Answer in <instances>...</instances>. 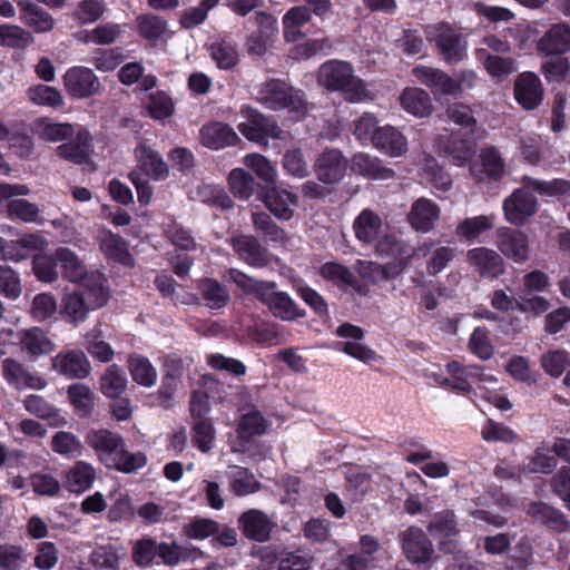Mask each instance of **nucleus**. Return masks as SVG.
I'll list each match as a JSON object with an SVG mask.
<instances>
[{"instance_id":"f257e3e1","label":"nucleus","mask_w":570,"mask_h":570,"mask_svg":"<svg viewBox=\"0 0 570 570\" xmlns=\"http://www.w3.org/2000/svg\"><path fill=\"white\" fill-rule=\"evenodd\" d=\"M81 262L73 254V325L82 322L88 311L105 306L110 298V287L104 273L99 271L87 272L80 275Z\"/></svg>"},{"instance_id":"f03ea898","label":"nucleus","mask_w":570,"mask_h":570,"mask_svg":"<svg viewBox=\"0 0 570 570\" xmlns=\"http://www.w3.org/2000/svg\"><path fill=\"white\" fill-rule=\"evenodd\" d=\"M317 82L330 92H342L348 102H362L370 98L365 81L354 75L348 61L331 59L323 62L317 72Z\"/></svg>"},{"instance_id":"7ed1b4c3","label":"nucleus","mask_w":570,"mask_h":570,"mask_svg":"<svg viewBox=\"0 0 570 570\" xmlns=\"http://www.w3.org/2000/svg\"><path fill=\"white\" fill-rule=\"evenodd\" d=\"M261 102L274 111L287 110L295 121L303 120L309 110V104L302 89L294 88L286 81L272 78L259 90Z\"/></svg>"},{"instance_id":"20e7f679","label":"nucleus","mask_w":570,"mask_h":570,"mask_svg":"<svg viewBox=\"0 0 570 570\" xmlns=\"http://www.w3.org/2000/svg\"><path fill=\"white\" fill-rule=\"evenodd\" d=\"M428 39L434 43L438 55L448 65H456L468 57L465 36L446 22L435 26L434 33Z\"/></svg>"},{"instance_id":"39448f33","label":"nucleus","mask_w":570,"mask_h":570,"mask_svg":"<svg viewBox=\"0 0 570 570\" xmlns=\"http://www.w3.org/2000/svg\"><path fill=\"white\" fill-rule=\"evenodd\" d=\"M435 148L440 156L449 158L455 166H465L471 163L476 153L474 139L460 130L439 135L435 139Z\"/></svg>"},{"instance_id":"423d86ee","label":"nucleus","mask_w":570,"mask_h":570,"mask_svg":"<svg viewBox=\"0 0 570 570\" xmlns=\"http://www.w3.org/2000/svg\"><path fill=\"white\" fill-rule=\"evenodd\" d=\"M503 202V212L505 219L513 225H523L530 217L537 214L539 202L530 187L521 184Z\"/></svg>"},{"instance_id":"0eeeda50","label":"nucleus","mask_w":570,"mask_h":570,"mask_svg":"<svg viewBox=\"0 0 570 570\" xmlns=\"http://www.w3.org/2000/svg\"><path fill=\"white\" fill-rule=\"evenodd\" d=\"M466 262L484 279H498L507 272V264L503 257L494 249L488 247L482 246L469 249Z\"/></svg>"},{"instance_id":"6e6552de","label":"nucleus","mask_w":570,"mask_h":570,"mask_svg":"<svg viewBox=\"0 0 570 570\" xmlns=\"http://www.w3.org/2000/svg\"><path fill=\"white\" fill-rule=\"evenodd\" d=\"M495 245L503 256L515 264H523L529 259V237L520 229L500 227L495 233Z\"/></svg>"},{"instance_id":"1a4fd4ad","label":"nucleus","mask_w":570,"mask_h":570,"mask_svg":"<svg viewBox=\"0 0 570 570\" xmlns=\"http://www.w3.org/2000/svg\"><path fill=\"white\" fill-rule=\"evenodd\" d=\"M257 197L265 207L278 219L289 220L294 215L292 206H296L298 198L295 194L278 186H264L257 188Z\"/></svg>"},{"instance_id":"9d476101","label":"nucleus","mask_w":570,"mask_h":570,"mask_svg":"<svg viewBox=\"0 0 570 570\" xmlns=\"http://www.w3.org/2000/svg\"><path fill=\"white\" fill-rule=\"evenodd\" d=\"M348 161L338 149H325L315 160L314 171L317 179L326 185L340 183L346 174Z\"/></svg>"},{"instance_id":"9b49d317","label":"nucleus","mask_w":570,"mask_h":570,"mask_svg":"<svg viewBox=\"0 0 570 570\" xmlns=\"http://www.w3.org/2000/svg\"><path fill=\"white\" fill-rule=\"evenodd\" d=\"M71 262V252L68 248H59L55 254L41 253L32 258V272L38 281L52 283L58 278V266L65 269L63 276L68 278V264Z\"/></svg>"},{"instance_id":"f8f14e48","label":"nucleus","mask_w":570,"mask_h":570,"mask_svg":"<svg viewBox=\"0 0 570 570\" xmlns=\"http://www.w3.org/2000/svg\"><path fill=\"white\" fill-rule=\"evenodd\" d=\"M261 303L266 305L271 313L284 322H293L305 318L307 313L288 293L269 288L261 297Z\"/></svg>"},{"instance_id":"ddd939ff","label":"nucleus","mask_w":570,"mask_h":570,"mask_svg":"<svg viewBox=\"0 0 570 570\" xmlns=\"http://www.w3.org/2000/svg\"><path fill=\"white\" fill-rule=\"evenodd\" d=\"M239 132L249 141L266 144L268 138L279 139L283 130L275 120L258 111L249 115L248 119L237 126Z\"/></svg>"},{"instance_id":"4468645a","label":"nucleus","mask_w":570,"mask_h":570,"mask_svg":"<svg viewBox=\"0 0 570 570\" xmlns=\"http://www.w3.org/2000/svg\"><path fill=\"white\" fill-rule=\"evenodd\" d=\"M401 541L403 552L411 563H426L432 559L434 554L432 541L420 528H409L402 533Z\"/></svg>"},{"instance_id":"2eb2a0df","label":"nucleus","mask_w":570,"mask_h":570,"mask_svg":"<svg viewBox=\"0 0 570 570\" xmlns=\"http://www.w3.org/2000/svg\"><path fill=\"white\" fill-rule=\"evenodd\" d=\"M87 443L97 452L100 461L108 469L126 445L121 435L107 429L89 432Z\"/></svg>"},{"instance_id":"dca6fc26","label":"nucleus","mask_w":570,"mask_h":570,"mask_svg":"<svg viewBox=\"0 0 570 570\" xmlns=\"http://www.w3.org/2000/svg\"><path fill=\"white\" fill-rule=\"evenodd\" d=\"M412 73L417 81L429 87L435 94L456 95L461 92V82L441 69L416 66L413 68Z\"/></svg>"},{"instance_id":"f3484780","label":"nucleus","mask_w":570,"mask_h":570,"mask_svg":"<svg viewBox=\"0 0 570 570\" xmlns=\"http://www.w3.org/2000/svg\"><path fill=\"white\" fill-rule=\"evenodd\" d=\"M514 98L527 110L535 109L543 100V87L533 72L520 73L514 82Z\"/></svg>"},{"instance_id":"a211bd4d","label":"nucleus","mask_w":570,"mask_h":570,"mask_svg":"<svg viewBox=\"0 0 570 570\" xmlns=\"http://www.w3.org/2000/svg\"><path fill=\"white\" fill-rule=\"evenodd\" d=\"M537 50L543 56H562L570 51V24L553 23L537 43Z\"/></svg>"},{"instance_id":"6ab92c4d","label":"nucleus","mask_w":570,"mask_h":570,"mask_svg":"<svg viewBox=\"0 0 570 570\" xmlns=\"http://www.w3.org/2000/svg\"><path fill=\"white\" fill-rule=\"evenodd\" d=\"M238 525L243 534L256 542H266L271 539L274 523L261 510L250 509L238 518Z\"/></svg>"},{"instance_id":"aec40b11","label":"nucleus","mask_w":570,"mask_h":570,"mask_svg":"<svg viewBox=\"0 0 570 570\" xmlns=\"http://www.w3.org/2000/svg\"><path fill=\"white\" fill-rule=\"evenodd\" d=\"M199 140L204 147L219 150L228 146H235L240 141L236 131L225 122L210 121L199 130Z\"/></svg>"},{"instance_id":"412c9836","label":"nucleus","mask_w":570,"mask_h":570,"mask_svg":"<svg viewBox=\"0 0 570 570\" xmlns=\"http://www.w3.org/2000/svg\"><path fill=\"white\" fill-rule=\"evenodd\" d=\"M2 374L7 382L16 386V389L42 390L47 386V382L43 377L31 373L12 357L2 361Z\"/></svg>"},{"instance_id":"4be33fe9","label":"nucleus","mask_w":570,"mask_h":570,"mask_svg":"<svg viewBox=\"0 0 570 570\" xmlns=\"http://www.w3.org/2000/svg\"><path fill=\"white\" fill-rule=\"evenodd\" d=\"M232 246L239 258L252 267L262 268L269 264L267 248L254 236H235L232 239Z\"/></svg>"},{"instance_id":"5701e85b","label":"nucleus","mask_w":570,"mask_h":570,"mask_svg":"<svg viewBox=\"0 0 570 570\" xmlns=\"http://www.w3.org/2000/svg\"><path fill=\"white\" fill-rule=\"evenodd\" d=\"M439 217V206L433 200L422 197L412 204L407 222L415 232L425 234L434 228Z\"/></svg>"},{"instance_id":"b1692460","label":"nucleus","mask_w":570,"mask_h":570,"mask_svg":"<svg viewBox=\"0 0 570 570\" xmlns=\"http://www.w3.org/2000/svg\"><path fill=\"white\" fill-rule=\"evenodd\" d=\"M527 513L534 522H538L554 532L562 533L569 529V521L564 513L546 502H531L528 507Z\"/></svg>"},{"instance_id":"393cba45","label":"nucleus","mask_w":570,"mask_h":570,"mask_svg":"<svg viewBox=\"0 0 570 570\" xmlns=\"http://www.w3.org/2000/svg\"><path fill=\"white\" fill-rule=\"evenodd\" d=\"M372 145L390 157H400L407 151L406 137L391 125L380 127Z\"/></svg>"},{"instance_id":"a878e982","label":"nucleus","mask_w":570,"mask_h":570,"mask_svg":"<svg viewBox=\"0 0 570 570\" xmlns=\"http://www.w3.org/2000/svg\"><path fill=\"white\" fill-rule=\"evenodd\" d=\"M351 168L355 174L371 180H387L395 176L394 170L385 166L381 159L365 153L353 156Z\"/></svg>"},{"instance_id":"bb28decb","label":"nucleus","mask_w":570,"mask_h":570,"mask_svg":"<svg viewBox=\"0 0 570 570\" xmlns=\"http://www.w3.org/2000/svg\"><path fill=\"white\" fill-rule=\"evenodd\" d=\"M135 156L139 168L154 180L166 179L169 175V168L164 161L161 155L146 144H139L135 148Z\"/></svg>"},{"instance_id":"cd10ccee","label":"nucleus","mask_w":570,"mask_h":570,"mask_svg":"<svg viewBox=\"0 0 570 570\" xmlns=\"http://www.w3.org/2000/svg\"><path fill=\"white\" fill-rule=\"evenodd\" d=\"M48 242L40 233L24 234L12 240L4 253V258L19 262L26 259L31 252H42L47 248Z\"/></svg>"},{"instance_id":"c85d7f7f","label":"nucleus","mask_w":570,"mask_h":570,"mask_svg":"<svg viewBox=\"0 0 570 570\" xmlns=\"http://www.w3.org/2000/svg\"><path fill=\"white\" fill-rule=\"evenodd\" d=\"M318 275L326 282L332 283L338 288H360V282L354 273L344 264L331 261L325 262L318 268Z\"/></svg>"},{"instance_id":"c756f323","label":"nucleus","mask_w":570,"mask_h":570,"mask_svg":"<svg viewBox=\"0 0 570 570\" xmlns=\"http://www.w3.org/2000/svg\"><path fill=\"white\" fill-rule=\"evenodd\" d=\"M197 289L202 298L210 309H222L230 302L228 288L213 277H203L198 281Z\"/></svg>"},{"instance_id":"7c9ffc66","label":"nucleus","mask_w":570,"mask_h":570,"mask_svg":"<svg viewBox=\"0 0 570 570\" xmlns=\"http://www.w3.org/2000/svg\"><path fill=\"white\" fill-rule=\"evenodd\" d=\"M19 341L21 350L35 357L49 354L55 350V344L47 333L37 326L21 331Z\"/></svg>"},{"instance_id":"2f4dec72","label":"nucleus","mask_w":570,"mask_h":570,"mask_svg":"<svg viewBox=\"0 0 570 570\" xmlns=\"http://www.w3.org/2000/svg\"><path fill=\"white\" fill-rule=\"evenodd\" d=\"M100 249L105 256L125 267H134L135 259L130 254L126 240L118 234L108 232L100 243Z\"/></svg>"},{"instance_id":"473e14b6","label":"nucleus","mask_w":570,"mask_h":570,"mask_svg":"<svg viewBox=\"0 0 570 570\" xmlns=\"http://www.w3.org/2000/svg\"><path fill=\"white\" fill-rule=\"evenodd\" d=\"M382 228V218L372 209H363L353 222L355 237L363 244L373 243Z\"/></svg>"},{"instance_id":"72a5a7b5","label":"nucleus","mask_w":570,"mask_h":570,"mask_svg":"<svg viewBox=\"0 0 570 570\" xmlns=\"http://www.w3.org/2000/svg\"><path fill=\"white\" fill-rule=\"evenodd\" d=\"M400 102L406 112L415 117H428L433 110L429 92L416 87L404 89L400 97Z\"/></svg>"},{"instance_id":"f704fd0d","label":"nucleus","mask_w":570,"mask_h":570,"mask_svg":"<svg viewBox=\"0 0 570 570\" xmlns=\"http://www.w3.org/2000/svg\"><path fill=\"white\" fill-rule=\"evenodd\" d=\"M128 371L134 382L145 387H151L157 381V371L149 358L139 353L128 356Z\"/></svg>"},{"instance_id":"c9c22d12","label":"nucleus","mask_w":570,"mask_h":570,"mask_svg":"<svg viewBox=\"0 0 570 570\" xmlns=\"http://www.w3.org/2000/svg\"><path fill=\"white\" fill-rule=\"evenodd\" d=\"M269 426L268 421L258 410L249 411L240 416L236 432L244 442H250L255 436H262Z\"/></svg>"},{"instance_id":"e433bc0d","label":"nucleus","mask_w":570,"mask_h":570,"mask_svg":"<svg viewBox=\"0 0 570 570\" xmlns=\"http://www.w3.org/2000/svg\"><path fill=\"white\" fill-rule=\"evenodd\" d=\"M521 184L530 187L532 193H537L542 197H559L570 195V181L563 178H554L551 180H541L529 175L521 177Z\"/></svg>"},{"instance_id":"4c0bfd02","label":"nucleus","mask_w":570,"mask_h":570,"mask_svg":"<svg viewBox=\"0 0 570 570\" xmlns=\"http://www.w3.org/2000/svg\"><path fill=\"white\" fill-rule=\"evenodd\" d=\"M18 4L21 8V20L36 32H47L53 28L51 16L39 6L29 0H20Z\"/></svg>"},{"instance_id":"58836bf2","label":"nucleus","mask_w":570,"mask_h":570,"mask_svg":"<svg viewBox=\"0 0 570 570\" xmlns=\"http://www.w3.org/2000/svg\"><path fill=\"white\" fill-rule=\"evenodd\" d=\"M312 19L309 7L296 6L291 8L283 16L284 38L286 41H296L303 36L301 27L308 23Z\"/></svg>"},{"instance_id":"ea45409f","label":"nucleus","mask_w":570,"mask_h":570,"mask_svg":"<svg viewBox=\"0 0 570 570\" xmlns=\"http://www.w3.org/2000/svg\"><path fill=\"white\" fill-rule=\"evenodd\" d=\"M482 173L492 181H500L505 174V163L495 146H485L479 154Z\"/></svg>"},{"instance_id":"a19ab883","label":"nucleus","mask_w":570,"mask_h":570,"mask_svg":"<svg viewBox=\"0 0 570 570\" xmlns=\"http://www.w3.org/2000/svg\"><path fill=\"white\" fill-rule=\"evenodd\" d=\"M127 377L117 364L109 365L100 377V391L108 399H118L127 387Z\"/></svg>"},{"instance_id":"79ce46f5","label":"nucleus","mask_w":570,"mask_h":570,"mask_svg":"<svg viewBox=\"0 0 570 570\" xmlns=\"http://www.w3.org/2000/svg\"><path fill=\"white\" fill-rule=\"evenodd\" d=\"M92 136L88 129L80 127L73 137V164L83 165L86 170H96V165L91 159Z\"/></svg>"},{"instance_id":"37998d69","label":"nucleus","mask_w":570,"mask_h":570,"mask_svg":"<svg viewBox=\"0 0 570 570\" xmlns=\"http://www.w3.org/2000/svg\"><path fill=\"white\" fill-rule=\"evenodd\" d=\"M293 288L296 295L312 309L320 318L330 315L328 304L323 295L307 285L303 279L294 283Z\"/></svg>"},{"instance_id":"c03bdc74","label":"nucleus","mask_w":570,"mask_h":570,"mask_svg":"<svg viewBox=\"0 0 570 570\" xmlns=\"http://www.w3.org/2000/svg\"><path fill=\"white\" fill-rule=\"evenodd\" d=\"M228 276L240 289L246 294L254 295L259 302L267 289L276 288L277 286L273 281H258L236 268H230Z\"/></svg>"},{"instance_id":"a18cd8bd","label":"nucleus","mask_w":570,"mask_h":570,"mask_svg":"<svg viewBox=\"0 0 570 570\" xmlns=\"http://www.w3.org/2000/svg\"><path fill=\"white\" fill-rule=\"evenodd\" d=\"M491 216L480 215L460 222L455 227V235L466 242H474L481 234L493 228Z\"/></svg>"},{"instance_id":"49530a36","label":"nucleus","mask_w":570,"mask_h":570,"mask_svg":"<svg viewBox=\"0 0 570 570\" xmlns=\"http://www.w3.org/2000/svg\"><path fill=\"white\" fill-rule=\"evenodd\" d=\"M228 185L234 196L240 199H248L257 187L254 176L244 168H234L229 173Z\"/></svg>"},{"instance_id":"de8ad7c7","label":"nucleus","mask_w":570,"mask_h":570,"mask_svg":"<svg viewBox=\"0 0 570 570\" xmlns=\"http://www.w3.org/2000/svg\"><path fill=\"white\" fill-rule=\"evenodd\" d=\"M121 33V27L117 23H104L96 27L92 31H80L73 35L78 40L96 45H111Z\"/></svg>"},{"instance_id":"09e8293b","label":"nucleus","mask_w":570,"mask_h":570,"mask_svg":"<svg viewBox=\"0 0 570 570\" xmlns=\"http://www.w3.org/2000/svg\"><path fill=\"white\" fill-rule=\"evenodd\" d=\"M26 96L28 100L37 106L58 108L63 105V97L56 88L47 85L30 86Z\"/></svg>"},{"instance_id":"8fccbe9b","label":"nucleus","mask_w":570,"mask_h":570,"mask_svg":"<svg viewBox=\"0 0 570 570\" xmlns=\"http://www.w3.org/2000/svg\"><path fill=\"white\" fill-rule=\"evenodd\" d=\"M252 222L255 230L267 242L279 243L286 237L285 230L265 212L253 213Z\"/></svg>"},{"instance_id":"3c124183","label":"nucleus","mask_w":570,"mask_h":570,"mask_svg":"<svg viewBox=\"0 0 570 570\" xmlns=\"http://www.w3.org/2000/svg\"><path fill=\"white\" fill-rule=\"evenodd\" d=\"M99 87L100 82L91 69L73 67V97H90Z\"/></svg>"},{"instance_id":"603ef678","label":"nucleus","mask_w":570,"mask_h":570,"mask_svg":"<svg viewBox=\"0 0 570 570\" xmlns=\"http://www.w3.org/2000/svg\"><path fill=\"white\" fill-rule=\"evenodd\" d=\"M146 109L153 119L164 120L174 115L175 104L166 91L158 90L148 96Z\"/></svg>"},{"instance_id":"864d4df0","label":"nucleus","mask_w":570,"mask_h":570,"mask_svg":"<svg viewBox=\"0 0 570 570\" xmlns=\"http://www.w3.org/2000/svg\"><path fill=\"white\" fill-rule=\"evenodd\" d=\"M210 57L219 69H233L239 61L237 47L234 42L222 40L210 45Z\"/></svg>"},{"instance_id":"5fc2aeb1","label":"nucleus","mask_w":570,"mask_h":570,"mask_svg":"<svg viewBox=\"0 0 570 570\" xmlns=\"http://www.w3.org/2000/svg\"><path fill=\"white\" fill-rule=\"evenodd\" d=\"M468 347L470 352L482 361L490 360L494 354V346L487 326H478L470 335Z\"/></svg>"},{"instance_id":"6e6d98bb","label":"nucleus","mask_w":570,"mask_h":570,"mask_svg":"<svg viewBox=\"0 0 570 570\" xmlns=\"http://www.w3.org/2000/svg\"><path fill=\"white\" fill-rule=\"evenodd\" d=\"M446 371L451 377H446L440 382L441 385L460 392L463 395H469L473 392L472 384L466 376L465 365L458 361H452L446 364Z\"/></svg>"},{"instance_id":"4d7b16f0","label":"nucleus","mask_w":570,"mask_h":570,"mask_svg":"<svg viewBox=\"0 0 570 570\" xmlns=\"http://www.w3.org/2000/svg\"><path fill=\"white\" fill-rule=\"evenodd\" d=\"M220 525L217 521L208 518H194L184 524L183 534L191 540H205L218 533Z\"/></svg>"},{"instance_id":"13d9d810","label":"nucleus","mask_w":570,"mask_h":570,"mask_svg":"<svg viewBox=\"0 0 570 570\" xmlns=\"http://www.w3.org/2000/svg\"><path fill=\"white\" fill-rule=\"evenodd\" d=\"M95 392L87 385L78 383L72 387L73 413L79 417H90L95 410Z\"/></svg>"},{"instance_id":"bf43d9fd","label":"nucleus","mask_w":570,"mask_h":570,"mask_svg":"<svg viewBox=\"0 0 570 570\" xmlns=\"http://www.w3.org/2000/svg\"><path fill=\"white\" fill-rule=\"evenodd\" d=\"M32 131L45 140L56 142L66 139L71 127L69 124L51 122L49 118H39L32 124Z\"/></svg>"},{"instance_id":"052dcab7","label":"nucleus","mask_w":570,"mask_h":570,"mask_svg":"<svg viewBox=\"0 0 570 570\" xmlns=\"http://www.w3.org/2000/svg\"><path fill=\"white\" fill-rule=\"evenodd\" d=\"M543 371L552 377H560L570 366V353L563 350L548 351L541 355Z\"/></svg>"},{"instance_id":"680f3d73","label":"nucleus","mask_w":570,"mask_h":570,"mask_svg":"<svg viewBox=\"0 0 570 570\" xmlns=\"http://www.w3.org/2000/svg\"><path fill=\"white\" fill-rule=\"evenodd\" d=\"M139 35L150 41L161 38L167 29V21L153 13L140 14L137 17Z\"/></svg>"},{"instance_id":"e2e57ef3","label":"nucleus","mask_w":570,"mask_h":570,"mask_svg":"<svg viewBox=\"0 0 570 570\" xmlns=\"http://www.w3.org/2000/svg\"><path fill=\"white\" fill-rule=\"evenodd\" d=\"M215 429L210 420H198L191 428V442L200 452L207 453L213 449Z\"/></svg>"},{"instance_id":"0e129e2a","label":"nucleus","mask_w":570,"mask_h":570,"mask_svg":"<svg viewBox=\"0 0 570 570\" xmlns=\"http://www.w3.org/2000/svg\"><path fill=\"white\" fill-rule=\"evenodd\" d=\"M220 0H202L199 6L186 9L179 19V23L185 29H193L202 24L208 16V12L219 4Z\"/></svg>"},{"instance_id":"69168bd1","label":"nucleus","mask_w":570,"mask_h":570,"mask_svg":"<svg viewBox=\"0 0 570 570\" xmlns=\"http://www.w3.org/2000/svg\"><path fill=\"white\" fill-rule=\"evenodd\" d=\"M245 165L265 181L266 186H276V169L266 157L259 154L247 155Z\"/></svg>"},{"instance_id":"338daca9","label":"nucleus","mask_w":570,"mask_h":570,"mask_svg":"<svg viewBox=\"0 0 570 570\" xmlns=\"http://www.w3.org/2000/svg\"><path fill=\"white\" fill-rule=\"evenodd\" d=\"M481 436L487 442L514 443L518 441V434L511 428L492 419H488L482 426Z\"/></svg>"},{"instance_id":"774afa93","label":"nucleus","mask_w":570,"mask_h":570,"mask_svg":"<svg viewBox=\"0 0 570 570\" xmlns=\"http://www.w3.org/2000/svg\"><path fill=\"white\" fill-rule=\"evenodd\" d=\"M90 563L95 570H119V556L111 546H100L91 552Z\"/></svg>"}]
</instances>
